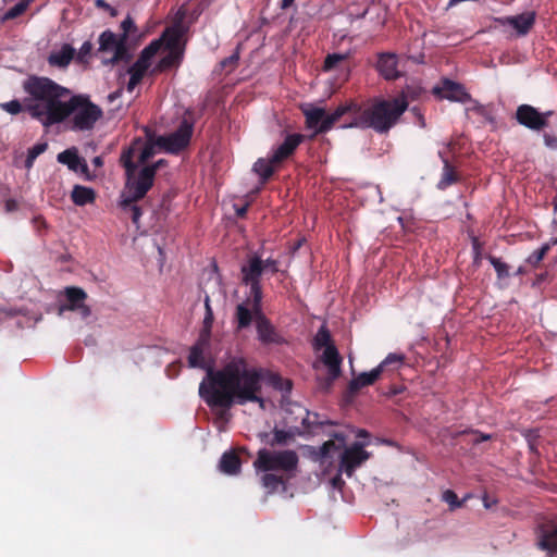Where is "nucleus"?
Here are the masks:
<instances>
[{
    "label": "nucleus",
    "mask_w": 557,
    "mask_h": 557,
    "mask_svg": "<svg viewBox=\"0 0 557 557\" xmlns=\"http://www.w3.org/2000/svg\"><path fill=\"white\" fill-rule=\"evenodd\" d=\"M281 392H290L292 382L263 368L250 367L245 358L233 357L221 369H208L199 385V395L223 419L234 405L257 403L264 406L262 383Z\"/></svg>",
    "instance_id": "f257e3e1"
},
{
    "label": "nucleus",
    "mask_w": 557,
    "mask_h": 557,
    "mask_svg": "<svg viewBox=\"0 0 557 557\" xmlns=\"http://www.w3.org/2000/svg\"><path fill=\"white\" fill-rule=\"evenodd\" d=\"M25 111L45 127L64 122L72 91L44 76H28L23 82Z\"/></svg>",
    "instance_id": "f03ea898"
},
{
    "label": "nucleus",
    "mask_w": 557,
    "mask_h": 557,
    "mask_svg": "<svg viewBox=\"0 0 557 557\" xmlns=\"http://www.w3.org/2000/svg\"><path fill=\"white\" fill-rule=\"evenodd\" d=\"M159 53L164 55L151 73L180 66L184 55L183 32L180 26L168 27L160 38L152 40L144 48L137 61L128 69L129 79L126 85L128 92L134 91L150 69L153 58Z\"/></svg>",
    "instance_id": "7ed1b4c3"
},
{
    "label": "nucleus",
    "mask_w": 557,
    "mask_h": 557,
    "mask_svg": "<svg viewBox=\"0 0 557 557\" xmlns=\"http://www.w3.org/2000/svg\"><path fill=\"white\" fill-rule=\"evenodd\" d=\"M154 156V146L151 141L136 138L131 146L125 149L120 158L121 164L125 169L126 182L122 196L126 205L129 201H137L146 196L152 187L154 176L153 168L143 165Z\"/></svg>",
    "instance_id": "20e7f679"
},
{
    "label": "nucleus",
    "mask_w": 557,
    "mask_h": 557,
    "mask_svg": "<svg viewBox=\"0 0 557 557\" xmlns=\"http://www.w3.org/2000/svg\"><path fill=\"white\" fill-rule=\"evenodd\" d=\"M355 108L349 112L352 119L343 125V128H373L379 133H385L392 128L407 110L408 102L405 97L393 100L377 101L366 110L354 103Z\"/></svg>",
    "instance_id": "39448f33"
},
{
    "label": "nucleus",
    "mask_w": 557,
    "mask_h": 557,
    "mask_svg": "<svg viewBox=\"0 0 557 557\" xmlns=\"http://www.w3.org/2000/svg\"><path fill=\"white\" fill-rule=\"evenodd\" d=\"M66 113L64 121L72 116V129L89 131L96 122L102 116V110L90 102L88 97L71 94L66 103Z\"/></svg>",
    "instance_id": "423d86ee"
},
{
    "label": "nucleus",
    "mask_w": 557,
    "mask_h": 557,
    "mask_svg": "<svg viewBox=\"0 0 557 557\" xmlns=\"http://www.w3.org/2000/svg\"><path fill=\"white\" fill-rule=\"evenodd\" d=\"M313 345L315 349L325 347L322 361L327 367L329 374L324 380V386L329 389L342 373V357L339 356L337 348L331 343V334L325 326H321L315 334Z\"/></svg>",
    "instance_id": "0eeeda50"
},
{
    "label": "nucleus",
    "mask_w": 557,
    "mask_h": 557,
    "mask_svg": "<svg viewBox=\"0 0 557 557\" xmlns=\"http://www.w3.org/2000/svg\"><path fill=\"white\" fill-rule=\"evenodd\" d=\"M298 461V455L295 450L270 451L262 448L258 451L253 467L263 472L276 470L293 472L297 469Z\"/></svg>",
    "instance_id": "6e6552de"
},
{
    "label": "nucleus",
    "mask_w": 557,
    "mask_h": 557,
    "mask_svg": "<svg viewBox=\"0 0 557 557\" xmlns=\"http://www.w3.org/2000/svg\"><path fill=\"white\" fill-rule=\"evenodd\" d=\"M352 108H355L354 103L342 104L333 113L327 114L322 108L310 107L304 111L307 126L314 128L318 133L327 132L335 122L348 114Z\"/></svg>",
    "instance_id": "1a4fd4ad"
},
{
    "label": "nucleus",
    "mask_w": 557,
    "mask_h": 557,
    "mask_svg": "<svg viewBox=\"0 0 557 557\" xmlns=\"http://www.w3.org/2000/svg\"><path fill=\"white\" fill-rule=\"evenodd\" d=\"M250 292L253 294V309L256 311V327L258 333V338L263 344H281L283 338L276 332L275 327L271 324V322L261 313V287L259 285V281H250Z\"/></svg>",
    "instance_id": "9d476101"
},
{
    "label": "nucleus",
    "mask_w": 557,
    "mask_h": 557,
    "mask_svg": "<svg viewBox=\"0 0 557 557\" xmlns=\"http://www.w3.org/2000/svg\"><path fill=\"white\" fill-rule=\"evenodd\" d=\"M193 129L194 123L189 119L184 117L175 132L169 135L159 136L156 143L151 144L154 147L158 146L159 148L163 149L166 152L177 153L188 146L191 138Z\"/></svg>",
    "instance_id": "9b49d317"
},
{
    "label": "nucleus",
    "mask_w": 557,
    "mask_h": 557,
    "mask_svg": "<svg viewBox=\"0 0 557 557\" xmlns=\"http://www.w3.org/2000/svg\"><path fill=\"white\" fill-rule=\"evenodd\" d=\"M99 48L98 52L102 54H109L108 58L103 57L104 64H113L117 61H122L127 59V50L125 46V40L116 36L111 30H104L99 36Z\"/></svg>",
    "instance_id": "f8f14e48"
},
{
    "label": "nucleus",
    "mask_w": 557,
    "mask_h": 557,
    "mask_svg": "<svg viewBox=\"0 0 557 557\" xmlns=\"http://www.w3.org/2000/svg\"><path fill=\"white\" fill-rule=\"evenodd\" d=\"M64 300L60 304L59 313L63 311H75L83 320H86L91 314V309L85 304L87 294L81 287L70 286L65 287L62 293Z\"/></svg>",
    "instance_id": "ddd939ff"
},
{
    "label": "nucleus",
    "mask_w": 557,
    "mask_h": 557,
    "mask_svg": "<svg viewBox=\"0 0 557 557\" xmlns=\"http://www.w3.org/2000/svg\"><path fill=\"white\" fill-rule=\"evenodd\" d=\"M370 458V453L363 449V444L354 443L347 447L339 461V469L348 476H352L356 469Z\"/></svg>",
    "instance_id": "4468645a"
},
{
    "label": "nucleus",
    "mask_w": 557,
    "mask_h": 557,
    "mask_svg": "<svg viewBox=\"0 0 557 557\" xmlns=\"http://www.w3.org/2000/svg\"><path fill=\"white\" fill-rule=\"evenodd\" d=\"M244 278H258L261 275H274L277 272L276 261L259 257H251L247 265H243Z\"/></svg>",
    "instance_id": "2eb2a0df"
},
{
    "label": "nucleus",
    "mask_w": 557,
    "mask_h": 557,
    "mask_svg": "<svg viewBox=\"0 0 557 557\" xmlns=\"http://www.w3.org/2000/svg\"><path fill=\"white\" fill-rule=\"evenodd\" d=\"M516 119L521 125L532 131H540L546 127L544 116L530 104L519 106L516 111Z\"/></svg>",
    "instance_id": "dca6fc26"
},
{
    "label": "nucleus",
    "mask_w": 557,
    "mask_h": 557,
    "mask_svg": "<svg viewBox=\"0 0 557 557\" xmlns=\"http://www.w3.org/2000/svg\"><path fill=\"white\" fill-rule=\"evenodd\" d=\"M433 91L441 98L451 101L467 102L470 99L462 85L448 79H445L442 86L434 87Z\"/></svg>",
    "instance_id": "f3484780"
},
{
    "label": "nucleus",
    "mask_w": 557,
    "mask_h": 557,
    "mask_svg": "<svg viewBox=\"0 0 557 557\" xmlns=\"http://www.w3.org/2000/svg\"><path fill=\"white\" fill-rule=\"evenodd\" d=\"M58 162L66 165L71 171L86 174L88 165L82 157H79L76 148H70L60 152L57 157Z\"/></svg>",
    "instance_id": "a211bd4d"
},
{
    "label": "nucleus",
    "mask_w": 557,
    "mask_h": 557,
    "mask_svg": "<svg viewBox=\"0 0 557 557\" xmlns=\"http://www.w3.org/2000/svg\"><path fill=\"white\" fill-rule=\"evenodd\" d=\"M502 25H509L515 28L518 35H525L535 21L534 12H524L516 16H508L498 20Z\"/></svg>",
    "instance_id": "6ab92c4d"
},
{
    "label": "nucleus",
    "mask_w": 557,
    "mask_h": 557,
    "mask_svg": "<svg viewBox=\"0 0 557 557\" xmlns=\"http://www.w3.org/2000/svg\"><path fill=\"white\" fill-rule=\"evenodd\" d=\"M304 136L299 134L288 135L285 140L273 151L272 161L277 163L288 158L302 141Z\"/></svg>",
    "instance_id": "aec40b11"
},
{
    "label": "nucleus",
    "mask_w": 557,
    "mask_h": 557,
    "mask_svg": "<svg viewBox=\"0 0 557 557\" xmlns=\"http://www.w3.org/2000/svg\"><path fill=\"white\" fill-rule=\"evenodd\" d=\"M377 70L386 79H395L399 77L397 57L393 53H382L379 57Z\"/></svg>",
    "instance_id": "412c9836"
},
{
    "label": "nucleus",
    "mask_w": 557,
    "mask_h": 557,
    "mask_svg": "<svg viewBox=\"0 0 557 557\" xmlns=\"http://www.w3.org/2000/svg\"><path fill=\"white\" fill-rule=\"evenodd\" d=\"M382 375L380 368H374L370 372H361L348 384V392L351 395L357 394L362 387L374 384Z\"/></svg>",
    "instance_id": "4be33fe9"
},
{
    "label": "nucleus",
    "mask_w": 557,
    "mask_h": 557,
    "mask_svg": "<svg viewBox=\"0 0 557 557\" xmlns=\"http://www.w3.org/2000/svg\"><path fill=\"white\" fill-rule=\"evenodd\" d=\"M74 57L75 49L71 45L64 44L59 49L51 51L48 62L51 66L63 69L71 63Z\"/></svg>",
    "instance_id": "5701e85b"
},
{
    "label": "nucleus",
    "mask_w": 557,
    "mask_h": 557,
    "mask_svg": "<svg viewBox=\"0 0 557 557\" xmlns=\"http://www.w3.org/2000/svg\"><path fill=\"white\" fill-rule=\"evenodd\" d=\"M210 339L207 335L199 336L198 341L190 347L188 364L190 368H205L203 352L209 348Z\"/></svg>",
    "instance_id": "b1692460"
},
{
    "label": "nucleus",
    "mask_w": 557,
    "mask_h": 557,
    "mask_svg": "<svg viewBox=\"0 0 557 557\" xmlns=\"http://www.w3.org/2000/svg\"><path fill=\"white\" fill-rule=\"evenodd\" d=\"M219 467L223 473L236 475L240 472L242 460L234 450H228L222 455Z\"/></svg>",
    "instance_id": "393cba45"
},
{
    "label": "nucleus",
    "mask_w": 557,
    "mask_h": 557,
    "mask_svg": "<svg viewBox=\"0 0 557 557\" xmlns=\"http://www.w3.org/2000/svg\"><path fill=\"white\" fill-rule=\"evenodd\" d=\"M253 296V294L251 293ZM256 315V311L253 309V301L251 302V308L248 307V304L242 302L237 305L235 319L237 322V329L243 330L248 327L252 322V317Z\"/></svg>",
    "instance_id": "a878e982"
},
{
    "label": "nucleus",
    "mask_w": 557,
    "mask_h": 557,
    "mask_svg": "<svg viewBox=\"0 0 557 557\" xmlns=\"http://www.w3.org/2000/svg\"><path fill=\"white\" fill-rule=\"evenodd\" d=\"M537 546L549 553V557H557V528L543 531L539 537Z\"/></svg>",
    "instance_id": "bb28decb"
},
{
    "label": "nucleus",
    "mask_w": 557,
    "mask_h": 557,
    "mask_svg": "<svg viewBox=\"0 0 557 557\" xmlns=\"http://www.w3.org/2000/svg\"><path fill=\"white\" fill-rule=\"evenodd\" d=\"M71 198L76 206H85L92 203L95 201L96 195L95 190L90 187L75 185L72 190Z\"/></svg>",
    "instance_id": "cd10ccee"
},
{
    "label": "nucleus",
    "mask_w": 557,
    "mask_h": 557,
    "mask_svg": "<svg viewBox=\"0 0 557 557\" xmlns=\"http://www.w3.org/2000/svg\"><path fill=\"white\" fill-rule=\"evenodd\" d=\"M276 161H272V156L269 159H258L256 163L253 164V171L262 178L264 182L268 180L273 171H274V164H276Z\"/></svg>",
    "instance_id": "c85d7f7f"
},
{
    "label": "nucleus",
    "mask_w": 557,
    "mask_h": 557,
    "mask_svg": "<svg viewBox=\"0 0 557 557\" xmlns=\"http://www.w3.org/2000/svg\"><path fill=\"white\" fill-rule=\"evenodd\" d=\"M552 245H557V240L544 244L534 252H532L525 260L527 265H530L532 268L536 267L542 261L547 251L550 249Z\"/></svg>",
    "instance_id": "c756f323"
},
{
    "label": "nucleus",
    "mask_w": 557,
    "mask_h": 557,
    "mask_svg": "<svg viewBox=\"0 0 557 557\" xmlns=\"http://www.w3.org/2000/svg\"><path fill=\"white\" fill-rule=\"evenodd\" d=\"M294 438V433L290 431L274 429L273 437L268 441V444L272 447L277 445H286L289 441Z\"/></svg>",
    "instance_id": "7c9ffc66"
},
{
    "label": "nucleus",
    "mask_w": 557,
    "mask_h": 557,
    "mask_svg": "<svg viewBox=\"0 0 557 557\" xmlns=\"http://www.w3.org/2000/svg\"><path fill=\"white\" fill-rule=\"evenodd\" d=\"M405 360V356L403 354H388L386 358L377 366L383 373L388 367H393V370L398 369Z\"/></svg>",
    "instance_id": "2f4dec72"
},
{
    "label": "nucleus",
    "mask_w": 557,
    "mask_h": 557,
    "mask_svg": "<svg viewBox=\"0 0 557 557\" xmlns=\"http://www.w3.org/2000/svg\"><path fill=\"white\" fill-rule=\"evenodd\" d=\"M455 181H456V176H455L453 166L448 163L447 160H444L443 173H442V177L437 184V187L440 189H445L449 185H451Z\"/></svg>",
    "instance_id": "473e14b6"
},
{
    "label": "nucleus",
    "mask_w": 557,
    "mask_h": 557,
    "mask_svg": "<svg viewBox=\"0 0 557 557\" xmlns=\"http://www.w3.org/2000/svg\"><path fill=\"white\" fill-rule=\"evenodd\" d=\"M285 481L282 476L273 474V473H265L262 476V485L270 492H275L281 485H284Z\"/></svg>",
    "instance_id": "72a5a7b5"
},
{
    "label": "nucleus",
    "mask_w": 557,
    "mask_h": 557,
    "mask_svg": "<svg viewBox=\"0 0 557 557\" xmlns=\"http://www.w3.org/2000/svg\"><path fill=\"white\" fill-rule=\"evenodd\" d=\"M135 202L136 201H129V203L126 205L124 202V196H121L120 206H121L122 210H124L125 212L129 213L133 223L138 226L139 220H140V216H141V211H140V208L135 205Z\"/></svg>",
    "instance_id": "f704fd0d"
},
{
    "label": "nucleus",
    "mask_w": 557,
    "mask_h": 557,
    "mask_svg": "<svg viewBox=\"0 0 557 557\" xmlns=\"http://www.w3.org/2000/svg\"><path fill=\"white\" fill-rule=\"evenodd\" d=\"M47 149V144L46 143H42V144H36L35 146H33L28 152H27V157H26V160H25V168L26 169H30L36 160V158L41 154L42 152H45Z\"/></svg>",
    "instance_id": "c9c22d12"
},
{
    "label": "nucleus",
    "mask_w": 557,
    "mask_h": 557,
    "mask_svg": "<svg viewBox=\"0 0 557 557\" xmlns=\"http://www.w3.org/2000/svg\"><path fill=\"white\" fill-rule=\"evenodd\" d=\"M27 7V2H17L2 15L1 20L4 22L22 15L26 11Z\"/></svg>",
    "instance_id": "e433bc0d"
},
{
    "label": "nucleus",
    "mask_w": 557,
    "mask_h": 557,
    "mask_svg": "<svg viewBox=\"0 0 557 557\" xmlns=\"http://www.w3.org/2000/svg\"><path fill=\"white\" fill-rule=\"evenodd\" d=\"M0 109L11 115H16L22 111H25L24 100L21 102L17 99L0 103Z\"/></svg>",
    "instance_id": "4c0bfd02"
},
{
    "label": "nucleus",
    "mask_w": 557,
    "mask_h": 557,
    "mask_svg": "<svg viewBox=\"0 0 557 557\" xmlns=\"http://www.w3.org/2000/svg\"><path fill=\"white\" fill-rule=\"evenodd\" d=\"M313 419H311V413L307 411V417L302 419V425L308 430L311 431L314 428L323 426L325 424L333 425L334 423L332 421H319V414L313 413Z\"/></svg>",
    "instance_id": "58836bf2"
},
{
    "label": "nucleus",
    "mask_w": 557,
    "mask_h": 557,
    "mask_svg": "<svg viewBox=\"0 0 557 557\" xmlns=\"http://www.w3.org/2000/svg\"><path fill=\"white\" fill-rule=\"evenodd\" d=\"M443 499L450 506L451 510L460 508L463 505V500H459L457 494L451 490H447L443 493Z\"/></svg>",
    "instance_id": "ea45409f"
},
{
    "label": "nucleus",
    "mask_w": 557,
    "mask_h": 557,
    "mask_svg": "<svg viewBox=\"0 0 557 557\" xmlns=\"http://www.w3.org/2000/svg\"><path fill=\"white\" fill-rule=\"evenodd\" d=\"M345 55L344 54H341V53H333V54H329L326 58H325V61H324V70L325 71H331L333 70L338 63H341L342 61L345 60Z\"/></svg>",
    "instance_id": "a19ab883"
},
{
    "label": "nucleus",
    "mask_w": 557,
    "mask_h": 557,
    "mask_svg": "<svg viewBox=\"0 0 557 557\" xmlns=\"http://www.w3.org/2000/svg\"><path fill=\"white\" fill-rule=\"evenodd\" d=\"M213 320H214L213 312H206L205 313L203 327H202L199 336L207 335V338L210 339Z\"/></svg>",
    "instance_id": "79ce46f5"
},
{
    "label": "nucleus",
    "mask_w": 557,
    "mask_h": 557,
    "mask_svg": "<svg viewBox=\"0 0 557 557\" xmlns=\"http://www.w3.org/2000/svg\"><path fill=\"white\" fill-rule=\"evenodd\" d=\"M92 50V44L90 41H85L79 48L76 60L79 62H85L87 58L90 55Z\"/></svg>",
    "instance_id": "37998d69"
},
{
    "label": "nucleus",
    "mask_w": 557,
    "mask_h": 557,
    "mask_svg": "<svg viewBox=\"0 0 557 557\" xmlns=\"http://www.w3.org/2000/svg\"><path fill=\"white\" fill-rule=\"evenodd\" d=\"M121 27L123 29V34L120 36L122 37L125 41L127 39V36L128 34L132 32V30H135V23L134 21L132 20L131 16H126L122 23H121Z\"/></svg>",
    "instance_id": "c03bdc74"
},
{
    "label": "nucleus",
    "mask_w": 557,
    "mask_h": 557,
    "mask_svg": "<svg viewBox=\"0 0 557 557\" xmlns=\"http://www.w3.org/2000/svg\"><path fill=\"white\" fill-rule=\"evenodd\" d=\"M335 448H336V445L333 441H326L320 447V451H319L320 457L323 459L327 458L330 456L331 451Z\"/></svg>",
    "instance_id": "a18cd8bd"
},
{
    "label": "nucleus",
    "mask_w": 557,
    "mask_h": 557,
    "mask_svg": "<svg viewBox=\"0 0 557 557\" xmlns=\"http://www.w3.org/2000/svg\"><path fill=\"white\" fill-rule=\"evenodd\" d=\"M470 434H472L473 438L471 440L472 444L476 445L484 441H488L492 438L490 434H484L479 431H470Z\"/></svg>",
    "instance_id": "49530a36"
},
{
    "label": "nucleus",
    "mask_w": 557,
    "mask_h": 557,
    "mask_svg": "<svg viewBox=\"0 0 557 557\" xmlns=\"http://www.w3.org/2000/svg\"><path fill=\"white\" fill-rule=\"evenodd\" d=\"M495 270L497 271L498 276H503L507 274V265L499 260H492Z\"/></svg>",
    "instance_id": "de8ad7c7"
},
{
    "label": "nucleus",
    "mask_w": 557,
    "mask_h": 557,
    "mask_svg": "<svg viewBox=\"0 0 557 557\" xmlns=\"http://www.w3.org/2000/svg\"><path fill=\"white\" fill-rule=\"evenodd\" d=\"M545 145L549 148H557V137L550 136L548 134L544 135Z\"/></svg>",
    "instance_id": "09e8293b"
},
{
    "label": "nucleus",
    "mask_w": 557,
    "mask_h": 557,
    "mask_svg": "<svg viewBox=\"0 0 557 557\" xmlns=\"http://www.w3.org/2000/svg\"><path fill=\"white\" fill-rule=\"evenodd\" d=\"M238 59H239V55H238V53L236 52V53L232 54L230 58L224 59V60L221 62V65H222L223 67H226L227 65L235 64V63L238 61Z\"/></svg>",
    "instance_id": "8fccbe9b"
},
{
    "label": "nucleus",
    "mask_w": 557,
    "mask_h": 557,
    "mask_svg": "<svg viewBox=\"0 0 557 557\" xmlns=\"http://www.w3.org/2000/svg\"><path fill=\"white\" fill-rule=\"evenodd\" d=\"M482 502H483V506L486 509H490L493 505H495L497 503V500L495 498H491L487 494H484V496L482 497Z\"/></svg>",
    "instance_id": "3c124183"
},
{
    "label": "nucleus",
    "mask_w": 557,
    "mask_h": 557,
    "mask_svg": "<svg viewBox=\"0 0 557 557\" xmlns=\"http://www.w3.org/2000/svg\"><path fill=\"white\" fill-rule=\"evenodd\" d=\"M96 5H97L98 8L108 9V10H110V11H111V14H112V15H115V10H114V9H112L108 3H106V1H104V0H96Z\"/></svg>",
    "instance_id": "603ef678"
},
{
    "label": "nucleus",
    "mask_w": 557,
    "mask_h": 557,
    "mask_svg": "<svg viewBox=\"0 0 557 557\" xmlns=\"http://www.w3.org/2000/svg\"><path fill=\"white\" fill-rule=\"evenodd\" d=\"M17 207V203L16 201L12 200V199H9L5 201V209L7 211H12L14 210L15 208Z\"/></svg>",
    "instance_id": "864d4df0"
},
{
    "label": "nucleus",
    "mask_w": 557,
    "mask_h": 557,
    "mask_svg": "<svg viewBox=\"0 0 557 557\" xmlns=\"http://www.w3.org/2000/svg\"><path fill=\"white\" fill-rule=\"evenodd\" d=\"M165 162L164 160H159L157 161L156 163L151 164V165H145L146 168H153V176L156 175V171L161 166L163 165Z\"/></svg>",
    "instance_id": "5fc2aeb1"
},
{
    "label": "nucleus",
    "mask_w": 557,
    "mask_h": 557,
    "mask_svg": "<svg viewBox=\"0 0 557 557\" xmlns=\"http://www.w3.org/2000/svg\"><path fill=\"white\" fill-rule=\"evenodd\" d=\"M205 309H206V312H213L211 305H210V297L208 295H206V297H205Z\"/></svg>",
    "instance_id": "6e6d98bb"
},
{
    "label": "nucleus",
    "mask_w": 557,
    "mask_h": 557,
    "mask_svg": "<svg viewBox=\"0 0 557 557\" xmlns=\"http://www.w3.org/2000/svg\"><path fill=\"white\" fill-rule=\"evenodd\" d=\"M235 210L238 216H244L247 211V206L235 207Z\"/></svg>",
    "instance_id": "4d7b16f0"
},
{
    "label": "nucleus",
    "mask_w": 557,
    "mask_h": 557,
    "mask_svg": "<svg viewBox=\"0 0 557 557\" xmlns=\"http://www.w3.org/2000/svg\"><path fill=\"white\" fill-rule=\"evenodd\" d=\"M121 96V90H116L108 96L110 102H113L116 98Z\"/></svg>",
    "instance_id": "13d9d810"
},
{
    "label": "nucleus",
    "mask_w": 557,
    "mask_h": 557,
    "mask_svg": "<svg viewBox=\"0 0 557 557\" xmlns=\"http://www.w3.org/2000/svg\"><path fill=\"white\" fill-rule=\"evenodd\" d=\"M412 111L417 114V116L419 119V122H420V126L424 127L425 126V122H424L423 116L420 114V112L416 108H413Z\"/></svg>",
    "instance_id": "bf43d9fd"
},
{
    "label": "nucleus",
    "mask_w": 557,
    "mask_h": 557,
    "mask_svg": "<svg viewBox=\"0 0 557 557\" xmlns=\"http://www.w3.org/2000/svg\"><path fill=\"white\" fill-rule=\"evenodd\" d=\"M294 1L295 0H282V4H281L282 9L289 8L293 4Z\"/></svg>",
    "instance_id": "052dcab7"
},
{
    "label": "nucleus",
    "mask_w": 557,
    "mask_h": 557,
    "mask_svg": "<svg viewBox=\"0 0 557 557\" xmlns=\"http://www.w3.org/2000/svg\"><path fill=\"white\" fill-rule=\"evenodd\" d=\"M357 437L367 438L369 437V433L366 430H359L357 433Z\"/></svg>",
    "instance_id": "680f3d73"
},
{
    "label": "nucleus",
    "mask_w": 557,
    "mask_h": 557,
    "mask_svg": "<svg viewBox=\"0 0 557 557\" xmlns=\"http://www.w3.org/2000/svg\"><path fill=\"white\" fill-rule=\"evenodd\" d=\"M92 163L96 166H102V164H103L101 157H95L94 160H92Z\"/></svg>",
    "instance_id": "e2e57ef3"
},
{
    "label": "nucleus",
    "mask_w": 557,
    "mask_h": 557,
    "mask_svg": "<svg viewBox=\"0 0 557 557\" xmlns=\"http://www.w3.org/2000/svg\"><path fill=\"white\" fill-rule=\"evenodd\" d=\"M332 482L334 486H337L338 484L343 483V480L341 479L339 475H337L332 480Z\"/></svg>",
    "instance_id": "0e129e2a"
},
{
    "label": "nucleus",
    "mask_w": 557,
    "mask_h": 557,
    "mask_svg": "<svg viewBox=\"0 0 557 557\" xmlns=\"http://www.w3.org/2000/svg\"><path fill=\"white\" fill-rule=\"evenodd\" d=\"M541 114H542V116H544V119H545V123H546V125H547V124H548L547 120H548V117L553 114V111H546V112L541 113Z\"/></svg>",
    "instance_id": "69168bd1"
},
{
    "label": "nucleus",
    "mask_w": 557,
    "mask_h": 557,
    "mask_svg": "<svg viewBox=\"0 0 557 557\" xmlns=\"http://www.w3.org/2000/svg\"><path fill=\"white\" fill-rule=\"evenodd\" d=\"M399 393H401V389L396 387H392L389 392L391 395H397Z\"/></svg>",
    "instance_id": "338daca9"
},
{
    "label": "nucleus",
    "mask_w": 557,
    "mask_h": 557,
    "mask_svg": "<svg viewBox=\"0 0 557 557\" xmlns=\"http://www.w3.org/2000/svg\"><path fill=\"white\" fill-rule=\"evenodd\" d=\"M304 242H305V239H299L297 242V244L295 245L294 250L298 249L302 245Z\"/></svg>",
    "instance_id": "774afa93"
}]
</instances>
